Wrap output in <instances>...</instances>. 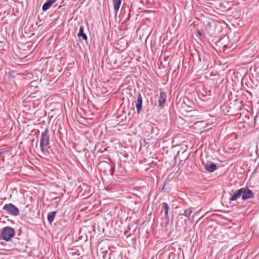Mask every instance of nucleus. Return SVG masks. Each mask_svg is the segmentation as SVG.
Listing matches in <instances>:
<instances>
[{
    "instance_id": "nucleus-6",
    "label": "nucleus",
    "mask_w": 259,
    "mask_h": 259,
    "mask_svg": "<svg viewBox=\"0 0 259 259\" xmlns=\"http://www.w3.org/2000/svg\"><path fill=\"white\" fill-rule=\"evenodd\" d=\"M166 94L164 92H160V95L158 99V106L161 108H163V105L166 100Z\"/></svg>"
},
{
    "instance_id": "nucleus-2",
    "label": "nucleus",
    "mask_w": 259,
    "mask_h": 259,
    "mask_svg": "<svg viewBox=\"0 0 259 259\" xmlns=\"http://www.w3.org/2000/svg\"><path fill=\"white\" fill-rule=\"evenodd\" d=\"M15 234L14 230L10 227H6L3 228L2 233V238L8 241L11 239Z\"/></svg>"
},
{
    "instance_id": "nucleus-10",
    "label": "nucleus",
    "mask_w": 259,
    "mask_h": 259,
    "mask_svg": "<svg viewBox=\"0 0 259 259\" xmlns=\"http://www.w3.org/2000/svg\"><path fill=\"white\" fill-rule=\"evenodd\" d=\"M113 3V6H114V10L115 11V13H117L118 11L121 4V0H112Z\"/></svg>"
},
{
    "instance_id": "nucleus-7",
    "label": "nucleus",
    "mask_w": 259,
    "mask_h": 259,
    "mask_svg": "<svg viewBox=\"0 0 259 259\" xmlns=\"http://www.w3.org/2000/svg\"><path fill=\"white\" fill-rule=\"evenodd\" d=\"M205 168L209 172H213L217 168L215 164L211 161H207L205 165Z\"/></svg>"
},
{
    "instance_id": "nucleus-12",
    "label": "nucleus",
    "mask_w": 259,
    "mask_h": 259,
    "mask_svg": "<svg viewBox=\"0 0 259 259\" xmlns=\"http://www.w3.org/2000/svg\"><path fill=\"white\" fill-rule=\"evenodd\" d=\"M162 207L164 210V216L166 219L168 218V213L169 210V206L166 202H163L161 204Z\"/></svg>"
},
{
    "instance_id": "nucleus-13",
    "label": "nucleus",
    "mask_w": 259,
    "mask_h": 259,
    "mask_svg": "<svg viewBox=\"0 0 259 259\" xmlns=\"http://www.w3.org/2000/svg\"><path fill=\"white\" fill-rule=\"evenodd\" d=\"M55 215L56 211H52L48 213L47 219L50 224L54 221Z\"/></svg>"
},
{
    "instance_id": "nucleus-8",
    "label": "nucleus",
    "mask_w": 259,
    "mask_h": 259,
    "mask_svg": "<svg viewBox=\"0 0 259 259\" xmlns=\"http://www.w3.org/2000/svg\"><path fill=\"white\" fill-rule=\"evenodd\" d=\"M241 196H242V191H241V189L236 190L232 196L231 197L230 199V202L232 201L236 200Z\"/></svg>"
},
{
    "instance_id": "nucleus-5",
    "label": "nucleus",
    "mask_w": 259,
    "mask_h": 259,
    "mask_svg": "<svg viewBox=\"0 0 259 259\" xmlns=\"http://www.w3.org/2000/svg\"><path fill=\"white\" fill-rule=\"evenodd\" d=\"M142 97L140 93H138L137 96V100L135 102V105L138 113H140L142 108Z\"/></svg>"
},
{
    "instance_id": "nucleus-14",
    "label": "nucleus",
    "mask_w": 259,
    "mask_h": 259,
    "mask_svg": "<svg viewBox=\"0 0 259 259\" xmlns=\"http://www.w3.org/2000/svg\"><path fill=\"white\" fill-rule=\"evenodd\" d=\"M192 212V208L190 207L188 209H186L184 211V212L183 214L184 215H185V217H186L187 218H188L190 216Z\"/></svg>"
},
{
    "instance_id": "nucleus-4",
    "label": "nucleus",
    "mask_w": 259,
    "mask_h": 259,
    "mask_svg": "<svg viewBox=\"0 0 259 259\" xmlns=\"http://www.w3.org/2000/svg\"><path fill=\"white\" fill-rule=\"evenodd\" d=\"M241 191H242V199L243 200H246L253 197L252 191L248 188H242Z\"/></svg>"
},
{
    "instance_id": "nucleus-9",
    "label": "nucleus",
    "mask_w": 259,
    "mask_h": 259,
    "mask_svg": "<svg viewBox=\"0 0 259 259\" xmlns=\"http://www.w3.org/2000/svg\"><path fill=\"white\" fill-rule=\"evenodd\" d=\"M55 0H48L42 6V10L44 11L48 10L53 4L55 3Z\"/></svg>"
},
{
    "instance_id": "nucleus-1",
    "label": "nucleus",
    "mask_w": 259,
    "mask_h": 259,
    "mask_svg": "<svg viewBox=\"0 0 259 259\" xmlns=\"http://www.w3.org/2000/svg\"><path fill=\"white\" fill-rule=\"evenodd\" d=\"M49 144L50 136L48 130L46 129L44 132L41 133L40 139V150L44 156H47L48 154V151L45 150L44 147L49 145Z\"/></svg>"
},
{
    "instance_id": "nucleus-11",
    "label": "nucleus",
    "mask_w": 259,
    "mask_h": 259,
    "mask_svg": "<svg viewBox=\"0 0 259 259\" xmlns=\"http://www.w3.org/2000/svg\"><path fill=\"white\" fill-rule=\"evenodd\" d=\"M78 37H82L84 40H87L88 37L87 35L84 33V28L82 26H80L79 32L78 33Z\"/></svg>"
},
{
    "instance_id": "nucleus-3",
    "label": "nucleus",
    "mask_w": 259,
    "mask_h": 259,
    "mask_svg": "<svg viewBox=\"0 0 259 259\" xmlns=\"http://www.w3.org/2000/svg\"><path fill=\"white\" fill-rule=\"evenodd\" d=\"M3 209L14 215H17L19 213L18 208L12 203L5 205Z\"/></svg>"
}]
</instances>
